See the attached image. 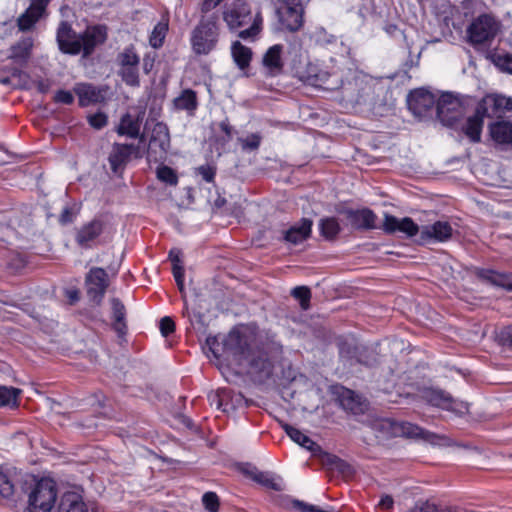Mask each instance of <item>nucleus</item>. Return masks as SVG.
Here are the masks:
<instances>
[{"label":"nucleus","mask_w":512,"mask_h":512,"mask_svg":"<svg viewBox=\"0 0 512 512\" xmlns=\"http://www.w3.org/2000/svg\"><path fill=\"white\" fill-rule=\"evenodd\" d=\"M223 349L244 367L255 383L262 384L273 375L274 358L268 344L259 345L255 335L232 330L223 340Z\"/></svg>","instance_id":"obj_1"},{"label":"nucleus","mask_w":512,"mask_h":512,"mask_svg":"<svg viewBox=\"0 0 512 512\" xmlns=\"http://www.w3.org/2000/svg\"><path fill=\"white\" fill-rule=\"evenodd\" d=\"M340 93L342 101L360 113L383 117L390 111L385 86L368 75L358 74L342 81Z\"/></svg>","instance_id":"obj_2"},{"label":"nucleus","mask_w":512,"mask_h":512,"mask_svg":"<svg viewBox=\"0 0 512 512\" xmlns=\"http://www.w3.org/2000/svg\"><path fill=\"white\" fill-rule=\"evenodd\" d=\"M22 490L23 493H28L29 512H51L54 508L58 491L53 479L37 480L35 476L28 475L22 484Z\"/></svg>","instance_id":"obj_3"},{"label":"nucleus","mask_w":512,"mask_h":512,"mask_svg":"<svg viewBox=\"0 0 512 512\" xmlns=\"http://www.w3.org/2000/svg\"><path fill=\"white\" fill-rule=\"evenodd\" d=\"M219 38L218 17L213 14L201 17L191 33V45L197 55H207L217 45Z\"/></svg>","instance_id":"obj_4"},{"label":"nucleus","mask_w":512,"mask_h":512,"mask_svg":"<svg viewBox=\"0 0 512 512\" xmlns=\"http://www.w3.org/2000/svg\"><path fill=\"white\" fill-rule=\"evenodd\" d=\"M499 30V24L494 17L488 14L479 15L467 27L468 42L473 45H482L492 41Z\"/></svg>","instance_id":"obj_5"},{"label":"nucleus","mask_w":512,"mask_h":512,"mask_svg":"<svg viewBox=\"0 0 512 512\" xmlns=\"http://www.w3.org/2000/svg\"><path fill=\"white\" fill-rule=\"evenodd\" d=\"M463 99L452 93H443L436 103V115L447 127H453L464 115Z\"/></svg>","instance_id":"obj_6"},{"label":"nucleus","mask_w":512,"mask_h":512,"mask_svg":"<svg viewBox=\"0 0 512 512\" xmlns=\"http://www.w3.org/2000/svg\"><path fill=\"white\" fill-rule=\"evenodd\" d=\"M421 397L428 404L451 411L458 416L467 414L469 410L467 403L456 401L449 392L440 388H424Z\"/></svg>","instance_id":"obj_7"},{"label":"nucleus","mask_w":512,"mask_h":512,"mask_svg":"<svg viewBox=\"0 0 512 512\" xmlns=\"http://www.w3.org/2000/svg\"><path fill=\"white\" fill-rule=\"evenodd\" d=\"M170 148V134L166 124L158 122L154 125L147 148L148 162L163 163Z\"/></svg>","instance_id":"obj_8"},{"label":"nucleus","mask_w":512,"mask_h":512,"mask_svg":"<svg viewBox=\"0 0 512 512\" xmlns=\"http://www.w3.org/2000/svg\"><path fill=\"white\" fill-rule=\"evenodd\" d=\"M393 433L403 437L423 440L424 442L439 445V446H450L452 440L444 435H438L428 430L421 428L416 424L410 422H401L394 426Z\"/></svg>","instance_id":"obj_9"},{"label":"nucleus","mask_w":512,"mask_h":512,"mask_svg":"<svg viewBox=\"0 0 512 512\" xmlns=\"http://www.w3.org/2000/svg\"><path fill=\"white\" fill-rule=\"evenodd\" d=\"M223 20L231 31L249 24L252 20L249 4L244 0H233L226 4L223 11Z\"/></svg>","instance_id":"obj_10"},{"label":"nucleus","mask_w":512,"mask_h":512,"mask_svg":"<svg viewBox=\"0 0 512 512\" xmlns=\"http://www.w3.org/2000/svg\"><path fill=\"white\" fill-rule=\"evenodd\" d=\"M142 158L143 151L140 144H120L114 143L109 154L108 161L113 173H121L131 157Z\"/></svg>","instance_id":"obj_11"},{"label":"nucleus","mask_w":512,"mask_h":512,"mask_svg":"<svg viewBox=\"0 0 512 512\" xmlns=\"http://www.w3.org/2000/svg\"><path fill=\"white\" fill-rule=\"evenodd\" d=\"M108 37L107 27L105 25L97 24L87 26L86 29L80 33V53L83 58H89L95 51L96 47L106 42Z\"/></svg>","instance_id":"obj_12"},{"label":"nucleus","mask_w":512,"mask_h":512,"mask_svg":"<svg viewBox=\"0 0 512 512\" xmlns=\"http://www.w3.org/2000/svg\"><path fill=\"white\" fill-rule=\"evenodd\" d=\"M80 33L78 34L71 23L62 20L56 30V42L61 53L66 55L80 54Z\"/></svg>","instance_id":"obj_13"},{"label":"nucleus","mask_w":512,"mask_h":512,"mask_svg":"<svg viewBox=\"0 0 512 512\" xmlns=\"http://www.w3.org/2000/svg\"><path fill=\"white\" fill-rule=\"evenodd\" d=\"M477 107L485 117L502 118L507 112L512 111V98L489 94L478 102Z\"/></svg>","instance_id":"obj_14"},{"label":"nucleus","mask_w":512,"mask_h":512,"mask_svg":"<svg viewBox=\"0 0 512 512\" xmlns=\"http://www.w3.org/2000/svg\"><path fill=\"white\" fill-rule=\"evenodd\" d=\"M436 103L435 96L423 88L416 89L407 96L409 110L419 119L430 115Z\"/></svg>","instance_id":"obj_15"},{"label":"nucleus","mask_w":512,"mask_h":512,"mask_svg":"<svg viewBox=\"0 0 512 512\" xmlns=\"http://www.w3.org/2000/svg\"><path fill=\"white\" fill-rule=\"evenodd\" d=\"M105 229V222L99 218H94L76 231L75 241L81 248L90 249L100 243L99 238Z\"/></svg>","instance_id":"obj_16"},{"label":"nucleus","mask_w":512,"mask_h":512,"mask_svg":"<svg viewBox=\"0 0 512 512\" xmlns=\"http://www.w3.org/2000/svg\"><path fill=\"white\" fill-rule=\"evenodd\" d=\"M108 275L104 268L94 267L86 275V286L88 296L99 304L109 286Z\"/></svg>","instance_id":"obj_17"},{"label":"nucleus","mask_w":512,"mask_h":512,"mask_svg":"<svg viewBox=\"0 0 512 512\" xmlns=\"http://www.w3.org/2000/svg\"><path fill=\"white\" fill-rule=\"evenodd\" d=\"M453 228L447 221H436L433 224L424 225L419 235V244H427L431 241L445 242L452 237Z\"/></svg>","instance_id":"obj_18"},{"label":"nucleus","mask_w":512,"mask_h":512,"mask_svg":"<svg viewBox=\"0 0 512 512\" xmlns=\"http://www.w3.org/2000/svg\"><path fill=\"white\" fill-rule=\"evenodd\" d=\"M276 15L282 27L289 32H297L303 27V7H277Z\"/></svg>","instance_id":"obj_19"},{"label":"nucleus","mask_w":512,"mask_h":512,"mask_svg":"<svg viewBox=\"0 0 512 512\" xmlns=\"http://www.w3.org/2000/svg\"><path fill=\"white\" fill-rule=\"evenodd\" d=\"M73 91L78 96L79 105L87 107L91 104L103 102L107 87H97L91 83H77Z\"/></svg>","instance_id":"obj_20"},{"label":"nucleus","mask_w":512,"mask_h":512,"mask_svg":"<svg viewBox=\"0 0 512 512\" xmlns=\"http://www.w3.org/2000/svg\"><path fill=\"white\" fill-rule=\"evenodd\" d=\"M382 228L387 234H394L399 231L405 233L408 237H414L421 231L410 217H404L400 220L390 214H385Z\"/></svg>","instance_id":"obj_21"},{"label":"nucleus","mask_w":512,"mask_h":512,"mask_svg":"<svg viewBox=\"0 0 512 512\" xmlns=\"http://www.w3.org/2000/svg\"><path fill=\"white\" fill-rule=\"evenodd\" d=\"M350 225L356 230H371L376 227L377 216L369 208L346 209L343 212Z\"/></svg>","instance_id":"obj_22"},{"label":"nucleus","mask_w":512,"mask_h":512,"mask_svg":"<svg viewBox=\"0 0 512 512\" xmlns=\"http://www.w3.org/2000/svg\"><path fill=\"white\" fill-rule=\"evenodd\" d=\"M335 394L337 396V402L345 411L351 412L355 415L361 414L365 411V402H363L361 397L354 391L343 386H339L335 388Z\"/></svg>","instance_id":"obj_23"},{"label":"nucleus","mask_w":512,"mask_h":512,"mask_svg":"<svg viewBox=\"0 0 512 512\" xmlns=\"http://www.w3.org/2000/svg\"><path fill=\"white\" fill-rule=\"evenodd\" d=\"M300 80L308 85L325 90H340V86H338L339 77L326 71L321 70L317 73L300 74Z\"/></svg>","instance_id":"obj_24"},{"label":"nucleus","mask_w":512,"mask_h":512,"mask_svg":"<svg viewBox=\"0 0 512 512\" xmlns=\"http://www.w3.org/2000/svg\"><path fill=\"white\" fill-rule=\"evenodd\" d=\"M313 221L308 218H302L299 224L291 226L282 232L281 239L287 243L297 245L311 235Z\"/></svg>","instance_id":"obj_25"},{"label":"nucleus","mask_w":512,"mask_h":512,"mask_svg":"<svg viewBox=\"0 0 512 512\" xmlns=\"http://www.w3.org/2000/svg\"><path fill=\"white\" fill-rule=\"evenodd\" d=\"M282 52L283 46L276 44L271 46L263 55L262 64L268 75L277 76L283 72Z\"/></svg>","instance_id":"obj_26"},{"label":"nucleus","mask_w":512,"mask_h":512,"mask_svg":"<svg viewBox=\"0 0 512 512\" xmlns=\"http://www.w3.org/2000/svg\"><path fill=\"white\" fill-rule=\"evenodd\" d=\"M485 116L479 110L475 109V113L469 116L465 123L461 126L462 133L470 140L471 143L481 142V134Z\"/></svg>","instance_id":"obj_27"},{"label":"nucleus","mask_w":512,"mask_h":512,"mask_svg":"<svg viewBox=\"0 0 512 512\" xmlns=\"http://www.w3.org/2000/svg\"><path fill=\"white\" fill-rule=\"evenodd\" d=\"M57 512H89V509L81 494L66 491L60 496Z\"/></svg>","instance_id":"obj_28"},{"label":"nucleus","mask_w":512,"mask_h":512,"mask_svg":"<svg viewBox=\"0 0 512 512\" xmlns=\"http://www.w3.org/2000/svg\"><path fill=\"white\" fill-rule=\"evenodd\" d=\"M475 274L483 282L512 291V273H500L491 269H477Z\"/></svg>","instance_id":"obj_29"},{"label":"nucleus","mask_w":512,"mask_h":512,"mask_svg":"<svg viewBox=\"0 0 512 512\" xmlns=\"http://www.w3.org/2000/svg\"><path fill=\"white\" fill-rule=\"evenodd\" d=\"M489 135L492 140L500 145L512 146V122L500 120L489 124Z\"/></svg>","instance_id":"obj_30"},{"label":"nucleus","mask_w":512,"mask_h":512,"mask_svg":"<svg viewBox=\"0 0 512 512\" xmlns=\"http://www.w3.org/2000/svg\"><path fill=\"white\" fill-rule=\"evenodd\" d=\"M121 136L126 135L130 138H139V144L145 143V135L140 134V117L133 118L131 114H124L116 129Z\"/></svg>","instance_id":"obj_31"},{"label":"nucleus","mask_w":512,"mask_h":512,"mask_svg":"<svg viewBox=\"0 0 512 512\" xmlns=\"http://www.w3.org/2000/svg\"><path fill=\"white\" fill-rule=\"evenodd\" d=\"M23 490L18 489L12 480L0 471V496L6 500L10 506H15L21 500Z\"/></svg>","instance_id":"obj_32"},{"label":"nucleus","mask_w":512,"mask_h":512,"mask_svg":"<svg viewBox=\"0 0 512 512\" xmlns=\"http://www.w3.org/2000/svg\"><path fill=\"white\" fill-rule=\"evenodd\" d=\"M113 329L119 337H122L127 332L126 324V308L122 301L118 298L111 299Z\"/></svg>","instance_id":"obj_33"},{"label":"nucleus","mask_w":512,"mask_h":512,"mask_svg":"<svg viewBox=\"0 0 512 512\" xmlns=\"http://www.w3.org/2000/svg\"><path fill=\"white\" fill-rule=\"evenodd\" d=\"M173 105L177 110H185L189 115H194L198 107L197 93L192 89H184L173 100Z\"/></svg>","instance_id":"obj_34"},{"label":"nucleus","mask_w":512,"mask_h":512,"mask_svg":"<svg viewBox=\"0 0 512 512\" xmlns=\"http://www.w3.org/2000/svg\"><path fill=\"white\" fill-rule=\"evenodd\" d=\"M284 429H285V432L287 433V435L294 442L298 443L300 446L311 451L314 455H317L318 453H322L321 447L317 443H315L312 439H310L307 435L303 434L297 428L286 424L284 426Z\"/></svg>","instance_id":"obj_35"},{"label":"nucleus","mask_w":512,"mask_h":512,"mask_svg":"<svg viewBox=\"0 0 512 512\" xmlns=\"http://www.w3.org/2000/svg\"><path fill=\"white\" fill-rule=\"evenodd\" d=\"M231 54L239 69L245 70L249 67L252 59V50L244 46L240 41H234L231 46Z\"/></svg>","instance_id":"obj_36"},{"label":"nucleus","mask_w":512,"mask_h":512,"mask_svg":"<svg viewBox=\"0 0 512 512\" xmlns=\"http://www.w3.org/2000/svg\"><path fill=\"white\" fill-rule=\"evenodd\" d=\"M257 483L272 489L274 491H281L283 489L282 483L277 481L270 473L258 471L255 467L245 471Z\"/></svg>","instance_id":"obj_37"},{"label":"nucleus","mask_w":512,"mask_h":512,"mask_svg":"<svg viewBox=\"0 0 512 512\" xmlns=\"http://www.w3.org/2000/svg\"><path fill=\"white\" fill-rule=\"evenodd\" d=\"M32 46L33 42L30 38L19 41L11 47L10 58L18 62H26L30 57Z\"/></svg>","instance_id":"obj_38"},{"label":"nucleus","mask_w":512,"mask_h":512,"mask_svg":"<svg viewBox=\"0 0 512 512\" xmlns=\"http://www.w3.org/2000/svg\"><path fill=\"white\" fill-rule=\"evenodd\" d=\"M319 228L321 235L329 241L334 240L339 234L341 228L335 217H326L320 220Z\"/></svg>","instance_id":"obj_39"},{"label":"nucleus","mask_w":512,"mask_h":512,"mask_svg":"<svg viewBox=\"0 0 512 512\" xmlns=\"http://www.w3.org/2000/svg\"><path fill=\"white\" fill-rule=\"evenodd\" d=\"M337 346L339 355L342 359L347 361H356L360 350L356 345L344 338H339L337 341Z\"/></svg>","instance_id":"obj_40"},{"label":"nucleus","mask_w":512,"mask_h":512,"mask_svg":"<svg viewBox=\"0 0 512 512\" xmlns=\"http://www.w3.org/2000/svg\"><path fill=\"white\" fill-rule=\"evenodd\" d=\"M119 75L128 86L137 87L140 85L138 65L120 67Z\"/></svg>","instance_id":"obj_41"},{"label":"nucleus","mask_w":512,"mask_h":512,"mask_svg":"<svg viewBox=\"0 0 512 512\" xmlns=\"http://www.w3.org/2000/svg\"><path fill=\"white\" fill-rule=\"evenodd\" d=\"M117 62L120 67L139 65L140 59L133 46L125 48L117 55Z\"/></svg>","instance_id":"obj_42"},{"label":"nucleus","mask_w":512,"mask_h":512,"mask_svg":"<svg viewBox=\"0 0 512 512\" xmlns=\"http://www.w3.org/2000/svg\"><path fill=\"white\" fill-rule=\"evenodd\" d=\"M19 392L20 390L16 388L0 386V407L15 406L17 404V396Z\"/></svg>","instance_id":"obj_43"},{"label":"nucleus","mask_w":512,"mask_h":512,"mask_svg":"<svg viewBox=\"0 0 512 512\" xmlns=\"http://www.w3.org/2000/svg\"><path fill=\"white\" fill-rule=\"evenodd\" d=\"M291 295L299 300L300 306L303 310L310 307L311 291L307 286H297L291 291Z\"/></svg>","instance_id":"obj_44"},{"label":"nucleus","mask_w":512,"mask_h":512,"mask_svg":"<svg viewBox=\"0 0 512 512\" xmlns=\"http://www.w3.org/2000/svg\"><path fill=\"white\" fill-rule=\"evenodd\" d=\"M168 31V24L158 23L150 37V44L153 48H159L163 45L166 32Z\"/></svg>","instance_id":"obj_45"},{"label":"nucleus","mask_w":512,"mask_h":512,"mask_svg":"<svg viewBox=\"0 0 512 512\" xmlns=\"http://www.w3.org/2000/svg\"><path fill=\"white\" fill-rule=\"evenodd\" d=\"M157 178L160 181L172 186L178 183L176 172L171 167L166 165H162L157 169Z\"/></svg>","instance_id":"obj_46"},{"label":"nucleus","mask_w":512,"mask_h":512,"mask_svg":"<svg viewBox=\"0 0 512 512\" xmlns=\"http://www.w3.org/2000/svg\"><path fill=\"white\" fill-rule=\"evenodd\" d=\"M238 141L241 144V148L244 151H255L259 148L262 136L258 133H252L248 135L246 138H238Z\"/></svg>","instance_id":"obj_47"},{"label":"nucleus","mask_w":512,"mask_h":512,"mask_svg":"<svg viewBox=\"0 0 512 512\" xmlns=\"http://www.w3.org/2000/svg\"><path fill=\"white\" fill-rule=\"evenodd\" d=\"M356 362L368 367H373L379 363L376 353L368 349L359 350Z\"/></svg>","instance_id":"obj_48"},{"label":"nucleus","mask_w":512,"mask_h":512,"mask_svg":"<svg viewBox=\"0 0 512 512\" xmlns=\"http://www.w3.org/2000/svg\"><path fill=\"white\" fill-rule=\"evenodd\" d=\"M39 19L36 16L33 18L30 16V12L26 10L23 14L19 16L17 19V25L20 31H28L30 30Z\"/></svg>","instance_id":"obj_49"},{"label":"nucleus","mask_w":512,"mask_h":512,"mask_svg":"<svg viewBox=\"0 0 512 512\" xmlns=\"http://www.w3.org/2000/svg\"><path fill=\"white\" fill-rule=\"evenodd\" d=\"M205 508L210 512H217L219 509V498L214 492H206L202 497Z\"/></svg>","instance_id":"obj_50"},{"label":"nucleus","mask_w":512,"mask_h":512,"mask_svg":"<svg viewBox=\"0 0 512 512\" xmlns=\"http://www.w3.org/2000/svg\"><path fill=\"white\" fill-rule=\"evenodd\" d=\"M50 0H31L30 6L27 8L29 12L35 10L36 17L41 19L46 15V8Z\"/></svg>","instance_id":"obj_51"},{"label":"nucleus","mask_w":512,"mask_h":512,"mask_svg":"<svg viewBox=\"0 0 512 512\" xmlns=\"http://www.w3.org/2000/svg\"><path fill=\"white\" fill-rule=\"evenodd\" d=\"M88 122L93 128L101 129L107 125V116L102 112H98L90 115L88 117Z\"/></svg>","instance_id":"obj_52"},{"label":"nucleus","mask_w":512,"mask_h":512,"mask_svg":"<svg viewBox=\"0 0 512 512\" xmlns=\"http://www.w3.org/2000/svg\"><path fill=\"white\" fill-rule=\"evenodd\" d=\"M197 173L206 181L213 182L216 174V168L211 165H202L196 169Z\"/></svg>","instance_id":"obj_53"},{"label":"nucleus","mask_w":512,"mask_h":512,"mask_svg":"<svg viewBox=\"0 0 512 512\" xmlns=\"http://www.w3.org/2000/svg\"><path fill=\"white\" fill-rule=\"evenodd\" d=\"M160 331L164 337H168L175 330V323L171 317L165 316L160 320Z\"/></svg>","instance_id":"obj_54"},{"label":"nucleus","mask_w":512,"mask_h":512,"mask_svg":"<svg viewBox=\"0 0 512 512\" xmlns=\"http://www.w3.org/2000/svg\"><path fill=\"white\" fill-rule=\"evenodd\" d=\"M260 33L259 23L252 22L249 28L241 30L238 34V37L241 39H254Z\"/></svg>","instance_id":"obj_55"},{"label":"nucleus","mask_w":512,"mask_h":512,"mask_svg":"<svg viewBox=\"0 0 512 512\" xmlns=\"http://www.w3.org/2000/svg\"><path fill=\"white\" fill-rule=\"evenodd\" d=\"M54 101L57 103L70 105L74 102V96L70 91L58 90L54 96Z\"/></svg>","instance_id":"obj_56"},{"label":"nucleus","mask_w":512,"mask_h":512,"mask_svg":"<svg viewBox=\"0 0 512 512\" xmlns=\"http://www.w3.org/2000/svg\"><path fill=\"white\" fill-rule=\"evenodd\" d=\"M497 66L504 72L512 74V55L498 56Z\"/></svg>","instance_id":"obj_57"},{"label":"nucleus","mask_w":512,"mask_h":512,"mask_svg":"<svg viewBox=\"0 0 512 512\" xmlns=\"http://www.w3.org/2000/svg\"><path fill=\"white\" fill-rule=\"evenodd\" d=\"M291 507L298 512H315L316 509L315 505L297 499L291 501Z\"/></svg>","instance_id":"obj_58"},{"label":"nucleus","mask_w":512,"mask_h":512,"mask_svg":"<svg viewBox=\"0 0 512 512\" xmlns=\"http://www.w3.org/2000/svg\"><path fill=\"white\" fill-rule=\"evenodd\" d=\"M500 340L504 346L512 347V325L505 327L501 331Z\"/></svg>","instance_id":"obj_59"},{"label":"nucleus","mask_w":512,"mask_h":512,"mask_svg":"<svg viewBox=\"0 0 512 512\" xmlns=\"http://www.w3.org/2000/svg\"><path fill=\"white\" fill-rule=\"evenodd\" d=\"M336 465L333 469L337 470L343 475H349L352 472V467L346 461L339 458V460H335Z\"/></svg>","instance_id":"obj_60"},{"label":"nucleus","mask_w":512,"mask_h":512,"mask_svg":"<svg viewBox=\"0 0 512 512\" xmlns=\"http://www.w3.org/2000/svg\"><path fill=\"white\" fill-rule=\"evenodd\" d=\"M223 0H203L200 6L202 14H207L215 7H217Z\"/></svg>","instance_id":"obj_61"},{"label":"nucleus","mask_w":512,"mask_h":512,"mask_svg":"<svg viewBox=\"0 0 512 512\" xmlns=\"http://www.w3.org/2000/svg\"><path fill=\"white\" fill-rule=\"evenodd\" d=\"M72 221H73V213L69 207H65L63 209L62 213L60 214L59 222L62 225H66V224L71 223Z\"/></svg>","instance_id":"obj_62"},{"label":"nucleus","mask_w":512,"mask_h":512,"mask_svg":"<svg viewBox=\"0 0 512 512\" xmlns=\"http://www.w3.org/2000/svg\"><path fill=\"white\" fill-rule=\"evenodd\" d=\"M335 460H339V457H337L336 455L329 454V453H323V455H322L323 464L331 469H333L336 465Z\"/></svg>","instance_id":"obj_63"},{"label":"nucleus","mask_w":512,"mask_h":512,"mask_svg":"<svg viewBox=\"0 0 512 512\" xmlns=\"http://www.w3.org/2000/svg\"><path fill=\"white\" fill-rule=\"evenodd\" d=\"M393 504H394V500H393L392 496L384 495L381 497V500H380L378 506L382 510H389L393 507Z\"/></svg>","instance_id":"obj_64"}]
</instances>
